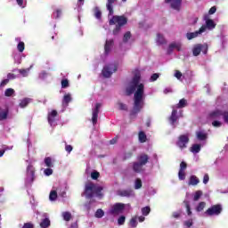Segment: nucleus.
<instances>
[{"label":"nucleus","instance_id":"dca6fc26","mask_svg":"<svg viewBox=\"0 0 228 228\" xmlns=\"http://www.w3.org/2000/svg\"><path fill=\"white\" fill-rule=\"evenodd\" d=\"M196 138L199 142H201L202 145H206V140H208V132H206V130H198L196 132Z\"/></svg>","mask_w":228,"mask_h":228},{"label":"nucleus","instance_id":"aec40b11","mask_svg":"<svg viewBox=\"0 0 228 228\" xmlns=\"http://www.w3.org/2000/svg\"><path fill=\"white\" fill-rule=\"evenodd\" d=\"M114 45V41L113 39H107L105 42V46H104V54L105 56H108L113 49Z\"/></svg>","mask_w":228,"mask_h":228},{"label":"nucleus","instance_id":"49530a36","mask_svg":"<svg viewBox=\"0 0 228 228\" xmlns=\"http://www.w3.org/2000/svg\"><path fill=\"white\" fill-rule=\"evenodd\" d=\"M16 3L20 8H26L28 2L26 0H16Z\"/></svg>","mask_w":228,"mask_h":228},{"label":"nucleus","instance_id":"864d4df0","mask_svg":"<svg viewBox=\"0 0 228 228\" xmlns=\"http://www.w3.org/2000/svg\"><path fill=\"white\" fill-rule=\"evenodd\" d=\"M94 216H95L96 218H102V216H104V211H103L102 209L99 208V209L95 212Z\"/></svg>","mask_w":228,"mask_h":228},{"label":"nucleus","instance_id":"f8f14e48","mask_svg":"<svg viewBox=\"0 0 228 228\" xmlns=\"http://www.w3.org/2000/svg\"><path fill=\"white\" fill-rule=\"evenodd\" d=\"M124 209H126V204L116 203L111 207L110 213L115 216L117 215H122V213H124Z\"/></svg>","mask_w":228,"mask_h":228},{"label":"nucleus","instance_id":"7ed1b4c3","mask_svg":"<svg viewBox=\"0 0 228 228\" xmlns=\"http://www.w3.org/2000/svg\"><path fill=\"white\" fill-rule=\"evenodd\" d=\"M84 195L86 199H92L94 197L101 199L102 197V187L99 184L89 182L86 183Z\"/></svg>","mask_w":228,"mask_h":228},{"label":"nucleus","instance_id":"412c9836","mask_svg":"<svg viewBox=\"0 0 228 228\" xmlns=\"http://www.w3.org/2000/svg\"><path fill=\"white\" fill-rule=\"evenodd\" d=\"M205 20H206V24L203 25L201 28L206 27V30L208 29L209 31H211V29H215V28H216V24L215 23V21L211 19H208V16L204 17Z\"/></svg>","mask_w":228,"mask_h":228},{"label":"nucleus","instance_id":"774afa93","mask_svg":"<svg viewBox=\"0 0 228 228\" xmlns=\"http://www.w3.org/2000/svg\"><path fill=\"white\" fill-rule=\"evenodd\" d=\"M186 167H187L186 162L183 161L180 164V169L179 170L184 171Z\"/></svg>","mask_w":228,"mask_h":228},{"label":"nucleus","instance_id":"4be33fe9","mask_svg":"<svg viewBox=\"0 0 228 228\" xmlns=\"http://www.w3.org/2000/svg\"><path fill=\"white\" fill-rule=\"evenodd\" d=\"M174 49H176V51H181V43L175 42L170 44L167 48V54H172V53H174Z\"/></svg>","mask_w":228,"mask_h":228},{"label":"nucleus","instance_id":"72a5a7b5","mask_svg":"<svg viewBox=\"0 0 228 228\" xmlns=\"http://www.w3.org/2000/svg\"><path fill=\"white\" fill-rule=\"evenodd\" d=\"M29 102H31V98H24L20 100L19 107L21 109L27 108Z\"/></svg>","mask_w":228,"mask_h":228},{"label":"nucleus","instance_id":"bf43d9fd","mask_svg":"<svg viewBox=\"0 0 228 228\" xmlns=\"http://www.w3.org/2000/svg\"><path fill=\"white\" fill-rule=\"evenodd\" d=\"M12 147L4 146L2 151H0V158H3L4 156V152L6 151H12Z\"/></svg>","mask_w":228,"mask_h":228},{"label":"nucleus","instance_id":"0e129e2a","mask_svg":"<svg viewBox=\"0 0 228 228\" xmlns=\"http://www.w3.org/2000/svg\"><path fill=\"white\" fill-rule=\"evenodd\" d=\"M118 106H119V110H121L122 111H127V105H126L122 102H119Z\"/></svg>","mask_w":228,"mask_h":228},{"label":"nucleus","instance_id":"e433bc0d","mask_svg":"<svg viewBox=\"0 0 228 228\" xmlns=\"http://www.w3.org/2000/svg\"><path fill=\"white\" fill-rule=\"evenodd\" d=\"M61 13H62L61 9L57 8L53 12L52 17H53V19H60V17H61Z\"/></svg>","mask_w":228,"mask_h":228},{"label":"nucleus","instance_id":"4468645a","mask_svg":"<svg viewBox=\"0 0 228 228\" xmlns=\"http://www.w3.org/2000/svg\"><path fill=\"white\" fill-rule=\"evenodd\" d=\"M58 111L52 110L48 113V123L51 126V127H56L58 126Z\"/></svg>","mask_w":228,"mask_h":228},{"label":"nucleus","instance_id":"5fc2aeb1","mask_svg":"<svg viewBox=\"0 0 228 228\" xmlns=\"http://www.w3.org/2000/svg\"><path fill=\"white\" fill-rule=\"evenodd\" d=\"M131 38V32L125 33L123 37V44H127L128 40Z\"/></svg>","mask_w":228,"mask_h":228},{"label":"nucleus","instance_id":"7c9ffc66","mask_svg":"<svg viewBox=\"0 0 228 228\" xmlns=\"http://www.w3.org/2000/svg\"><path fill=\"white\" fill-rule=\"evenodd\" d=\"M199 183H200V180L195 175H192L190 176V179H189L190 186H197V184H199Z\"/></svg>","mask_w":228,"mask_h":228},{"label":"nucleus","instance_id":"603ef678","mask_svg":"<svg viewBox=\"0 0 228 228\" xmlns=\"http://www.w3.org/2000/svg\"><path fill=\"white\" fill-rule=\"evenodd\" d=\"M178 179H179V181H184V179H186V173L184 171L179 170Z\"/></svg>","mask_w":228,"mask_h":228},{"label":"nucleus","instance_id":"473e14b6","mask_svg":"<svg viewBox=\"0 0 228 228\" xmlns=\"http://www.w3.org/2000/svg\"><path fill=\"white\" fill-rule=\"evenodd\" d=\"M204 147V145L201 144H192V146L191 147V152H192V154H199V152H200V149Z\"/></svg>","mask_w":228,"mask_h":228},{"label":"nucleus","instance_id":"13d9d810","mask_svg":"<svg viewBox=\"0 0 228 228\" xmlns=\"http://www.w3.org/2000/svg\"><path fill=\"white\" fill-rule=\"evenodd\" d=\"M159 78V73H155L151 75L150 81L151 83H154V81H158Z\"/></svg>","mask_w":228,"mask_h":228},{"label":"nucleus","instance_id":"c9c22d12","mask_svg":"<svg viewBox=\"0 0 228 228\" xmlns=\"http://www.w3.org/2000/svg\"><path fill=\"white\" fill-rule=\"evenodd\" d=\"M85 5V0H77L75 10L79 12H83V6Z\"/></svg>","mask_w":228,"mask_h":228},{"label":"nucleus","instance_id":"9d476101","mask_svg":"<svg viewBox=\"0 0 228 228\" xmlns=\"http://www.w3.org/2000/svg\"><path fill=\"white\" fill-rule=\"evenodd\" d=\"M37 218H41L40 227L47 228L51 226V220H49V215L47 213L37 212Z\"/></svg>","mask_w":228,"mask_h":228},{"label":"nucleus","instance_id":"c756f323","mask_svg":"<svg viewBox=\"0 0 228 228\" xmlns=\"http://www.w3.org/2000/svg\"><path fill=\"white\" fill-rule=\"evenodd\" d=\"M44 163L47 168H53L54 167V159L51 157H46L44 159Z\"/></svg>","mask_w":228,"mask_h":228},{"label":"nucleus","instance_id":"9b49d317","mask_svg":"<svg viewBox=\"0 0 228 228\" xmlns=\"http://www.w3.org/2000/svg\"><path fill=\"white\" fill-rule=\"evenodd\" d=\"M200 53L203 54H208V44H198L195 45L192 48V54L193 56H199Z\"/></svg>","mask_w":228,"mask_h":228},{"label":"nucleus","instance_id":"bb28decb","mask_svg":"<svg viewBox=\"0 0 228 228\" xmlns=\"http://www.w3.org/2000/svg\"><path fill=\"white\" fill-rule=\"evenodd\" d=\"M133 170L136 174H142V172H143V165L140 164V162H138V161L134 162Z\"/></svg>","mask_w":228,"mask_h":228},{"label":"nucleus","instance_id":"6ab92c4d","mask_svg":"<svg viewBox=\"0 0 228 228\" xmlns=\"http://www.w3.org/2000/svg\"><path fill=\"white\" fill-rule=\"evenodd\" d=\"M13 61L16 65H20L22 63V58H26V55L20 52L12 53Z\"/></svg>","mask_w":228,"mask_h":228},{"label":"nucleus","instance_id":"052dcab7","mask_svg":"<svg viewBox=\"0 0 228 228\" xmlns=\"http://www.w3.org/2000/svg\"><path fill=\"white\" fill-rule=\"evenodd\" d=\"M124 224H126V216H121L118 218V224L124 225Z\"/></svg>","mask_w":228,"mask_h":228},{"label":"nucleus","instance_id":"a211bd4d","mask_svg":"<svg viewBox=\"0 0 228 228\" xmlns=\"http://www.w3.org/2000/svg\"><path fill=\"white\" fill-rule=\"evenodd\" d=\"M188 142H190V139L187 137V135H181L176 142V145L179 147V149H186Z\"/></svg>","mask_w":228,"mask_h":228},{"label":"nucleus","instance_id":"cd10ccee","mask_svg":"<svg viewBox=\"0 0 228 228\" xmlns=\"http://www.w3.org/2000/svg\"><path fill=\"white\" fill-rule=\"evenodd\" d=\"M8 113L7 107L0 108V121L6 120L8 118Z\"/></svg>","mask_w":228,"mask_h":228},{"label":"nucleus","instance_id":"680f3d73","mask_svg":"<svg viewBox=\"0 0 228 228\" xmlns=\"http://www.w3.org/2000/svg\"><path fill=\"white\" fill-rule=\"evenodd\" d=\"M73 149L74 148L70 144H66L65 145V151H66V152H68V154H70L72 152Z\"/></svg>","mask_w":228,"mask_h":228},{"label":"nucleus","instance_id":"a18cd8bd","mask_svg":"<svg viewBox=\"0 0 228 228\" xmlns=\"http://www.w3.org/2000/svg\"><path fill=\"white\" fill-rule=\"evenodd\" d=\"M138 225V216L132 217L130 226L135 228Z\"/></svg>","mask_w":228,"mask_h":228},{"label":"nucleus","instance_id":"8fccbe9b","mask_svg":"<svg viewBox=\"0 0 228 228\" xmlns=\"http://www.w3.org/2000/svg\"><path fill=\"white\" fill-rule=\"evenodd\" d=\"M47 76H49V73H47V71H45V70H42L39 73L38 77H39V79H47Z\"/></svg>","mask_w":228,"mask_h":228},{"label":"nucleus","instance_id":"c03bdc74","mask_svg":"<svg viewBox=\"0 0 228 228\" xmlns=\"http://www.w3.org/2000/svg\"><path fill=\"white\" fill-rule=\"evenodd\" d=\"M94 17L98 19V20H101V17H102V12L99 9V7L94 8Z\"/></svg>","mask_w":228,"mask_h":228},{"label":"nucleus","instance_id":"f257e3e1","mask_svg":"<svg viewBox=\"0 0 228 228\" xmlns=\"http://www.w3.org/2000/svg\"><path fill=\"white\" fill-rule=\"evenodd\" d=\"M142 74L140 70L135 69L134 72V77L126 87V94H134V107L130 112V118H134L137 114L143 110L145 106V90L143 84H140Z\"/></svg>","mask_w":228,"mask_h":228},{"label":"nucleus","instance_id":"4c0bfd02","mask_svg":"<svg viewBox=\"0 0 228 228\" xmlns=\"http://www.w3.org/2000/svg\"><path fill=\"white\" fill-rule=\"evenodd\" d=\"M5 97H13L15 95V90L13 88H7L4 91Z\"/></svg>","mask_w":228,"mask_h":228},{"label":"nucleus","instance_id":"423d86ee","mask_svg":"<svg viewBox=\"0 0 228 228\" xmlns=\"http://www.w3.org/2000/svg\"><path fill=\"white\" fill-rule=\"evenodd\" d=\"M117 70H118V64L116 62H110L103 67L102 75L103 77H111V76L117 72Z\"/></svg>","mask_w":228,"mask_h":228},{"label":"nucleus","instance_id":"2f4dec72","mask_svg":"<svg viewBox=\"0 0 228 228\" xmlns=\"http://www.w3.org/2000/svg\"><path fill=\"white\" fill-rule=\"evenodd\" d=\"M156 44L157 45H163L167 44V39H165V37L161 35L160 33L157 34V38H156Z\"/></svg>","mask_w":228,"mask_h":228},{"label":"nucleus","instance_id":"09e8293b","mask_svg":"<svg viewBox=\"0 0 228 228\" xmlns=\"http://www.w3.org/2000/svg\"><path fill=\"white\" fill-rule=\"evenodd\" d=\"M200 197H202V191H197L194 193L193 200H194L195 202H197V200H199V199H200Z\"/></svg>","mask_w":228,"mask_h":228},{"label":"nucleus","instance_id":"58836bf2","mask_svg":"<svg viewBox=\"0 0 228 228\" xmlns=\"http://www.w3.org/2000/svg\"><path fill=\"white\" fill-rule=\"evenodd\" d=\"M61 216L65 222H70V219L72 218V214L70 212H62Z\"/></svg>","mask_w":228,"mask_h":228},{"label":"nucleus","instance_id":"6e6552de","mask_svg":"<svg viewBox=\"0 0 228 228\" xmlns=\"http://www.w3.org/2000/svg\"><path fill=\"white\" fill-rule=\"evenodd\" d=\"M222 210H223L222 205H220V204L213 205L205 211L204 216H218L222 214Z\"/></svg>","mask_w":228,"mask_h":228},{"label":"nucleus","instance_id":"ea45409f","mask_svg":"<svg viewBox=\"0 0 228 228\" xmlns=\"http://www.w3.org/2000/svg\"><path fill=\"white\" fill-rule=\"evenodd\" d=\"M204 208H206V202L201 201L196 206V211L200 213V211H204Z\"/></svg>","mask_w":228,"mask_h":228},{"label":"nucleus","instance_id":"b1692460","mask_svg":"<svg viewBox=\"0 0 228 228\" xmlns=\"http://www.w3.org/2000/svg\"><path fill=\"white\" fill-rule=\"evenodd\" d=\"M182 1L183 0H166V3H170L171 8H173V10L179 11L181 8Z\"/></svg>","mask_w":228,"mask_h":228},{"label":"nucleus","instance_id":"4d7b16f0","mask_svg":"<svg viewBox=\"0 0 228 228\" xmlns=\"http://www.w3.org/2000/svg\"><path fill=\"white\" fill-rule=\"evenodd\" d=\"M57 193L60 197H65V195H67V192L65 191V188H58Z\"/></svg>","mask_w":228,"mask_h":228},{"label":"nucleus","instance_id":"20e7f679","mask_svg":"<svg viewBox=\"0 0 228 228\" xmlns=\"http://www.w3.org/2000/svg\"><path fill=\"white\" fill-rule=\"evenodd\" d=\"M109 24L110 26L116 24V28L113 30V35H118L122 26H126V24H127V18H126V16H112L109 21Z\"/></svg>","mask_w":228,"mask_h":228},{"label":"nucleus","instance_id":"a19ab883","mask_svg":"<svg viewBox=\"0 0 228 228\" xmlns=\"http://www.w3.org/2000/svg\"><path fill=\"white\" fill-rule=\"evenodd\" d=\"M142 179L136 178L134 181V190H140V188H142Z\"/></svg>","mask_w":228,"mask_h":228},{"label":"nucleus","instance_id":"69168bd1","mask_svg":"<svg viewBox=\"0 0 228 228\" xmlns=\"http://www.w3.org/2000/svg\"><path fill=\"white\" fill-rule=\"evenodd\" d=\"M91 177L94 180L99 179V172L94 171L93 173H91Z\"/></svg>","mask_w":228,"mask_h":228},{"label":"nucleus","instance_id":"1a4fd4ad","mask_svg":"<svg viewBox=\"0 0 228 228\" xmlns=\"http://www.w3.org/2000/svg\"><path fill=\"white\" fill-rule=\"evenodd\" d=\"M185 208H186V220L183 222V225L185 227H191V225H193V212H191V208L190 207V203H188V201L185 202Z\"/></svg>","mask_w":228,"mask_h":228},{"label":"nucleus","instance_id":"338daca9","mask_svg":"<svg viewBox=\"0 0 228 228\" xmlns=\"http://www.w3.org/2000/svg\"><path fill=\"white\" fill-rule=\"evenodd\" d=\"M209 183V175L205 174L203 176V184H208Z\"/></svg>","mask_w":228,"mask_h":228},{"label":"nucleus","instance_id":"f704fd0d","mask_svg":"<svg viewBox=\"0 0 228 228\" xmlns=\"http://www.w3.org/2000/svg\"><path fill=\"white\" fill-rule=\"evenodd\" d=\"M138 138H139L140 143H145V142H147V134H145V132L143 131L139 132Z\"/></svg>","mask_w":228,"mask_h":228},{"label":"nucleus","instance_id":"2eb2a0df","mask_svg":"<svg viewBox=\"0 0 228 228\" xmlns=\"http://www.w3.org/2000/svg\"><path fill=\"white\" fill-rule=\"evenodd\" d=\"M101 110V103H95L92 112L93 126L97 124V118H99V110Z\"/></svg>","mask_w":228,"mask_h":228},{"label":"nucleus","instance_id":"393cba45","mask_svg":"<svg viewBox=\"0 0 228 228\" xmlns=\"http://www.w3.org/2000/svg\"><path fill=\"white\" fill-rule=\"evenodd\" d=\"M118 195H120V197H134V191L127 189V190H123V191H119Z\"/></svg>","mask_w":228,"mask_h":228},{"label":"nucleus","instance_id":"f03ea898","mask_svg":"<svg viewBox=\"0 0 228 228\" xmlns=\"http://www.w3.org/2000/svg\"><path fill=\"white\" fill-rule=\"evenodd\" d=\"M188 105V102L186 99H181L176 105L172 106V113L169 117V123L172 127H175L177 126L179 118H183V110L181 108H186Z\"/></svg>","mask_w":228,"mask_h":228},{"label":"nucleus","instance_id":"39448f33","mask_svg":"<svg viewBox=\"0 0 228 228\" xmlns=\"http://www.w3.org/2000/svg\"><path fill=\"white\" fill-rule=\"evenodd\" d=\"M35 179H37V175H35V167L31 165V162H28L26 170L25 186L27 188L32 186L33 183H35Z\"/></svg>","mask_w":228,"mask_h":228},{"label":"nucleus","instance_id":"de8ad7c7","mask_svg":"<svg viewBox=\"0 0 228 228\" xmlns=\"http://www.w3.org/2000/svg\"><path fill=\"white\" fill-rule=\"evenodd\" d=\"M53 169L51 167L45 168L43 170L44 175H46V177H49V175H53Z\"/></svg>","mask_w":228,"mask_h":228},{"label":"nucleus","instance_id":"37998d69","mask_svg":"<svg viewBox=\"0 0 228 228\" xmlns=\"http://www.w3.org/2000/svg\"><path fill=\"white\" fill-rule=\"evenodd\" d=\"M49 199L51 201L56 200L58 199V192L57 191H52L49 195Z\"/></svg>","mask_w":228,"mask_h":228},{"label":"nucleus","instance_id":"c85d7f7f","mask_svg":"<svg viewBox=\"0 0 228 228\" xmlns=\"http://www.w3.org/2000/svg\"><path fill=\"white\" fill-rule=\"evenodd\" d=\"M32 69H33V64L30 65L29 68L18 69V72L22 76V77H28Z\"/></svg>","mask_w":228,"mask_h":228},{"label":"nucleus","instance_id":"5701e85b","mask_svg":"<svg viewBox=\"0 0 228 228\" xmlns=\"http://www.w3.org/2000/svg\"><path fill=\"white\" fill-rule=\"evenodd\" d=\"M137 162L142 167H145L146 163H149V156L147 154L142 153L137 157Z\"/></svg>","mask_w":228,"mask_h":228},{"label":"nucleus","instance_id":"ddd939ff","mask_svg":"<svg viewBox=\"0 0 228 228\" xmlns=\"http://www.w3.org/2000/svg\"><path fill=\"white\" fill-rule=\"evenodd\" d=\"M70 102H72V94L64 93V95L61 100V106H62L61 111H65L67 108H69V104H70Z\"/></svg>","mask_w":228,"mask_h":228},{"label":"nucleus","instance_id":"6e6d98bb","mask_svg":"<svg viewBox=\"0 0 228 228\" xmlns=\"http://www.w3.org/2000/svg\"><path fill=\"white\" fill-rule=\"evenodd\" d=\"M142 213L143 216H148L149 213H151V207L142 208Z\"/></svg>","mask_w":228,"mask_h":228},{"label":"nucleus","instance_id":"3c124183","mask_svg":"<svg viewBox=\"0 0 228 228\" xmlns=\"http://www.w3.org/2000/svg\"><path fill=\"white\" fill-rule=\"evenodd\" d=\"M61 88H69V86H70V84L69 83V79L65 78L62 79L61 82Z\"/></svg>","mask_w":228,"mask_h":228},{"label":"nucleus","instance_id":"e2e57ef3","mask_svg":"<svg viewBox=\"0 0 228 228\" xmlns=\"http://www.w3.org/2000/svg\"><path fill=\"white\" fill-rule=\"evenodd\" d=\"M212 126L214 127H222V122L218 121V120H214L212 122Z\"/></svg>","mask_w":228,"mask_h":228},{"label":"nucleus","instance_id":"79ce46f5","mask_svg":"<svg viewBox=\"0 0 228 228\" xmlns=\"http://www.w3.org/2000/svg\"><path fill=\"white\" fill-rule=\"evenodd\" d=\"M18 53H24V49H26V45H24V42H20L17 45Z\"/></svg>","mask_w":228,"mask_h":228},{"label":"nucleus","instance_id":"a878e982","mask_svg":"<svg viewBox=\"0 0 228 228\" xmlns=\"http://www.w3.org/2000/svg\"><path fill=\"white\" fill-rule=\"evenodd\" d=\"M115 1L117 0H107L106 7L109 12V17H113V13H114L113 4L115 3Z\"/></svg>","mask_w":228,"mask_h":228},{"label":"nucleus","instance_id":"0eeeda50","mask_svg":"<svg viewBox=\"0 0 228 228\" xmlns=\"http://www.w3.org/2000/svg\"><path fill=\"white\" fill-rule=\"evenodd\" d=\"M208 118H211L212 120L223 118L224 124H227L228 126V110H214L208 115Z\"/></svg>","mask_w":228,"mask_h":228},{"label":"nucleus","instance_id":"f3484780","mask_svg":"<svg viewBox=\"0 0 228 228\" xmlns=\"http://www.w3.org/2000/svg\"><path fill=\"white\" fill-rule=\"evenodd\" d=\"M202 33H206V27H201L198 31L190 32L186 34L187 40H193L197 37H200Z\"/></svg>","mask_w":228,"mask_h":228}]
</instances>
